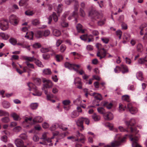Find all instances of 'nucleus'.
Listing matches in <instances>:
<instances>
[{
    "instance_id": "f257e3e1",
    "label": "nucleus",
    "mask_w": 147,
    "mask_h": 147,
    "mask_svg": "<svg viewBox=\"0 0 147 147\" xmlns=\"http://www.w3.org/2000/svg\"><path fill=\"white\" fill-rule=\"evenodd\" d=\"M89 16L91 17L93 20H96L97 19H101L97 22L98 26H102L105 23L106 20L105 18H103V14L102 13H99L95 10H91L89 13Z\"/></svg>"
},
{
    "instance_id": "f03ea898",
    "label": "nucleus",
    "mask_w": 147,
    "mask_h": 147,
    "mask_svg": "<svg viewBox=\"0 0 147 147\" xmlns=\"http://www.w3.org/2000/svg\"><path fill=\"white\" fill-rule=\"evenodd\" d=\"M130 129L131 132L133 133H135V135L134 134H131L129 136V139L132 142V147H142L137 142L139 138V135L137 134V131H136L135 129H133L131 127H130Z\"/></svg>"
},
{
    "instance_id": "7ed1b4c3",
    "label": "nucleus",
    "mask_w": 147,
    "mask_h": 147,
    "mask_svg": "<svg viewBox=\"0 0 147 147\" xmlns=\"http://www.w3.org/2000/svg\"><path fill=\"white\" fill-rule=\"evenodd\" d=\"M125 139L126 137L125 136L121 139V136L117 134L116 135L115 140L111 142L110 145H107L105 146L104 147H117L120 145L122 143L124 142Z\"/></svg>"
},
{
    "instance_id": "20e7f679",
    "label": "nucleus",
    "mask_w": 147,
    "mask_h": 147,
    "mask_svg": "<svg viewBox=\"0 0 147 147\" xmlns=\"http://www.w3.org/2000/svg\"><path fill=\"white\" fill-rule=\"evenodd\" d=\"M74 2V11L72 13V16L71 17H69L68 18V19L69 20H70L72 19V18H75L77 16H78V11L79 6V3L77 0H75Z\"/></svg>"
},
{
    "instance_id": "39448f33",
    "label": "nucleus",
    "mask_w": 147,
    "mask_h": 147,
    "mask_svg": "<svg viewBox=\"0 0 147 147\" xmlns=\"http://www.w3.org/2000/svg\"><path fill=\"white\" fill-rule=\"evenodd\" d=\"M9 19L11 24L14 26L17 25L19 21L18 18L13 15H12L9 16Z\"/></svg>"
},
{
    "instance_id": "423d86ee",
    "label": "nucleus",
    "mask_w": 147,
    "mask_h": 147,
    "mask_svg": "<svg viewBox=\"0 0 147 147\" xmlns=\"http://www.w3.org/2000/svg\"><path fill=\"white\" fill-rule=\"evenodd\" d=\"M0 28L3 30H7L9 28L7 21L6 20L0 21Z\"/></svg>"
},
{
    "instance_id": "0eeeda50",
    "label": "nucleus",
    "mask_w": 147,
    "mask_h": 147,
    "mask_svg": "<svg viewBox=\"0 0 147 147\" xmlns=\"http://www.w3.org/2000/svg\"><path fill=\"white\" fill-rule=\"evenodd\" d=\"M107 54L106 51L104 48L98 50L97 53V56L100 57V59L105 57Z\"/></svg>"
},
{
    "instance_id": "6e6552de",
    "label": "nucleus",
    "mask_w": 147,
    "mask_h": 147,
    "mask_svg": "<svg viewBox=\"0 0 147 147\" xmlns=\"http://www.w3.org/2000/svg\"><path fill=\"white\" fill-rule=\"evenodd\" d=\"M76 136L78 138L80 136H81V138L80 139L78 138L75 139V141H77L78 142H80L82 143H84L86 139L85 136L82 134H81L78 131H77L76 132Z\"/></svg>"
},
{
    "instance_id": "1a4fd4ad",
    "label": "nucleus",
    "mask_w": 147,
    "mask_h": 147,
    "mask_svg": "<svg viewBox=\"0 0 147 147\" xmlns=\"http://www.w3.org/2000/svg\"><path fill=\"white\" fill-rule=\"evenodd\" d=\"M76 124L79 127V129L80 131H82L84 129V127L83 125V117L79 118L77 121H76Z\"/></svg>"
},
{
    "instance_id": "9d476101",
    "label": "nucleus",
    "mask_w": 147,
    "mask_h": 147,
    "mask_svg": "<svg viewBox=\"0 0 147 147\" xmlns=\"http://www.w3.org/2000/svg\"><path fill=\"white\" fill-rule=\"evenodd\" d=\"M120 71H121L122 73L125 74L128 72V67L127 66L124 65H121L120 67L116 66Z\"/></svg>"
},
{
    "instance_id": "9b49d317",
    "label": "nucleus",
    "mask_w": 147,
    "mask_h": 147,
    "mask_svg": "<svg viewBox=\"0 0 147 147\" xmlns=\"http://www.w3.org/2000/svg\"><path fill=\"white\" fill-rule=\"evenodd\" d=\"M43 82L45 83L44 85V89L45 88H51L53 86V83L51 80L44 79L43 80Z\"/></svg>"
},
{
    "instance_id": "f8f14e48",
    "label": "nucleus",
    "mask_w": 147,
    "mask_h": 147,
    "mask_svg": "<svg viewBox=\"0 0 147 147\" xmlns=\"http://www.w3.org/2000/svg\"><path fill=\"white\" fill-rule=\"evenodd\" d=\"M103 117L105 119L107 120H111L113 118V114L110 112H108L104 113Z\"/></svg>"
},
{
    "instance_id": "ddd939ff",
    "label": "nucleus",
    "mask_w": 147,
    "mask_h": 147,
    "mask_svg": "<svg viewBox=\"0 0 147 147\" xmlns=\"http://www.w3.org/2000/svg\"><path fill=\"white\" fill-rule=\"evenodd\" d=\"M127 107L129 109L130 112L132 114H134L136 113L138 111L137 109L135 107H133L132 106L131 103L128 104L127 105Z\"/></svg>"
},
{
    "instance_id": "4468645a",
    "label": "nucleus",
    "mask_w": 147,
    "mask_h": 147,
    "mask_svg": "<svg viewBox=\"0 0 147 147\" xmlns=\"http://www.w3.org/2000/svg\"><path fill=\"white\" fill-rule=\"evenodd\" d=\"M14 143L17 147H22L24 145L23 141L20 139L16 140Z\"/></svg>"
},
{
    "instance_id": "2eb2a0df",
    "label": "nucleus",
    "mask_w": 147,
    "mask_h": 147,
    "mask_svg": "<svg viewBox=\"0 0 147 147\" xmlns=\"http://www.w3.org/2000/svg\"><path fill=\"white\" fill-rule=\"evenodd\" d=\"M16 45L18 46H21L23 48H26L30 50V46L28 45L27 44L25 43L24 41L19 42L17 43Z\"/></svg>"
},
{
    "instance_id": "dca6fc26",
    "label": "nucleus",
    "mask_w": 147,
    "mask_h": 147,
    "mask_svg": "<svg viewBox=\"0 0 147 147\" xmlns=\"http://www.w3.org/2000/svg\"><path fill=\"white\" fill-rule=\"evenodd\" d=\"M136 120L134 118L131 119L129 121H127L125 122L126 125L128 127L129 126L134 125L136 123Z\"/></svg>"
},
{
    "instance_id": "f3484780",
    "label": "nucleus",
    "mask_w": 147,
    "mask_h": 147,
    "mask_svg": "<svg viewBox=\"0 0 147 147\" xmlns=\"http://www.w3.org/2000/svg\"><path fill=\"white\" fill-rule=\"evenodd\" d=\"M89 94L92 96H94L96 100L100 101L102 99L101 95L100 94L94 92L92 94L89 93Z\"/></svg>"
},
{
    "instance_id": "a211bd4d",
    "label": "nucleus",
    "mask_w": 147,
    "mask_h": 147,
    "mask_svg": "<svg viewBox=\"0 0 147 147\" xmlns=\"http://www.w3.org/2000/svg\"><path fill=\"white\" fill-rule=\"evenodd\" d=\"M40 51L42 53H45L48 52H52V53L51 54L52 55H53L55 54V53L53 50L51 49V48H42L40 50Z\"/></svg>"
},
{
    "instance_id": "6ab92c4d",
    "label": "nucleus",
    "mask_w": 147,
    "mask_h": 147,
    "mask_svg": "<svg viewBox=\"0 0 147 147\" xmlns=\"http://www.w3.org/2000/svg\"><path fill=\"white\" fill-rule=\"evenodd\" d=\"M27 85L29 88L30 91L32 90V89L34 90H37L36 87L32 83L29 82L27 83Z\"/></svg>"
},
{
    "instance_id": "aec40b11",
    "label": "nucleus",
    "mask_w": 147,
    "mask_h": 147,
    "mask_svg": "<svg viewBox=\"0 0 147 147\" xmlns=\"http://www.w3.org/2000/svg\"><path fill=\"white\" fill-rule=\"evenodd\" d=\"M136 77L140 80L142 81L144 79L143 74L141 71H139L136 73Z\"/></svg>"
},
{
    "instance_id": "412c9836",
    "label": "nucleus",
    "mask_w": 147,
    "mask_h": 147,
    "mask_svg": "<svg viewBox=\"0 0 147 147\" xmlns=\"http://www.w3.org/2000/svg\"><path fill=\"white\" fill-rule=\"evenodd\" d=\"M23 58L24 59L26 60V61H28L29 62H33L34 60H36L35 58L34 57H29L26 56H24L23 57Z\"/></svg>"
},
{
    "instance_id": "4be33fe9",
    "label": "nucleus",
    "mask_w": 147,
    "mask_h": 147,
    "mask_svg": "<svg viewBox=\"0 0 147 147\" xmlns=\"http://www.w3.org/2000/svg\"><path fill=\"white\" fill-rule=\"evenodd\" d=\"M76 27L77 31L78 32L82 33H84V30L82 29V26L81 24H78L76 26Z\"/></svg>"
},
{
    "instance_id": "5701e85b",
    "label": "nucleus",
    "mask_w": 147,
    "mask_h": 147,
    "mask_svg": "<svg viewBox=\"0 0 147 147\" xmlns=\"http://www.w3.org/2000/svg\"><path fill=\"white\" fill-rule=\"evenodd\" d=\"M43 118L40 116H37L35 117L33 120L34 123L42 122L43 120Z\"/></svg>"
},
{
    "instance_id": "b1692460",
    "label": "nucleus",
    "mask_w": 147,
    "mask_h": 147,
    "mask_svg": "<svg viewBox=\"0 0 147 147\" xmlns=\"http://www.w3.org/2000/svg\"><path fill=\"white\" fill-rule=\"evenodd\" d=\"M103 106L106 107L107 109H110L112 107L113 104L111 103H109L107 101L104 102Z\"/></svg>"
},
{
    "instance_id": "393cba45",
    "label": "nucleus",
    "mask_w": 147,
    "mask_h": 147,
    "mask_svg": "<svg viewBox=\"0 0 147 147\" xmlns=\"http://www.w3.org/2000/svg\"><path fill=\"white\" fill-rule=\"evenodd\" d=\"M43 31L40 30L37 31L35 33V35L37 38H40L43 36Z\"/></svg>"
},
{
    "instance_id": "a878e982",
    "label": "nucleus",
    "mask_w": 147,
    "mask_h": 147,
    "mask_svg": "<svg viewBox=\"0 0 147 147\" xmlns=\"http://www.w3.org/2000/svg\"><path fill=\"white\" fill-rule=\"evenodd\" d=\"M63 59L62 55H56L55 56V59L56 61L58 62H59L62 61Z\"/></svg>"
},
{
    "instance_id": "bb28decb",
    "label": "nucleus",
    "mask_w": 147,
    "mask_h": 147,
    "mask_svg": "<svg viewBox=\"0 0 147 147\" xmlns=\"http://www.w3.org/2000/svg\"><path fill=\"white\" fill-rule=\"evenodd\" d=\"M11 115L14 120L15 121L18 120L20 118L19 116L15 113H12Z\"/></svg>"
},
{
    "instance_id": "cd10ccee",
    "label": "nucleus",
    "mask_w": 147,
    "mask_h": 147,
    "mask_svg": "<svg viewBox=\"0 0 147 147\" xmlns=\"http://www.w3.org/2000/svg\"><path fill=\"white\" fill-rule=\"evenodd\" d=\"M28 1V0H20L19 2V5L20 6L27 5Z\"/></svg>"
},
{
    "instance_id": "c85d7f7f",
    "label": "nucleus",
    "mask_w": 147,
    "mask_h": 147,
    "mask_svg": "<svg viewBox=\"0 0 147 147\" xmlns=\"http://www.w3.org/2000/svg\"><path fill=\"white\" fill-rule=\"evenodd\" d=\"M42 73L43 74L49 75L51 74V72L49 69L47 68L43 69Z\"/></svg>"
},
{
    "instance_id": "c756f323",
    "label": "nucleus",
    "mask_w": 147,
    "mask_h": 147,
    "mask_svg": "<svg viewBox=\"0 0 147 147\" xmlns=\"http://www.w3.org/2000/svg\"><path fill=\"white\" fill-rule=\"evenodd\" d=\"M61 34L60 32L57 29H55L53 30V34L55 36L58 37Z\"/></svg>"
},
{
    "instance_id": "7c9ffc66",
    "label": "nucleus",
    "mask_w": 147,
    "mask_h": 147,
    "mask_svg": "<svg viewBox=\"0 0 147 147\" xmlns=\"http://www.w3.org/2000/svg\"><path fill=\"white\" fill-rule=\"evenodd\" d=\"M3 107L5 108H8L10 107V104L9 102L6 101H4L2 102Z\"/></svg>"
},
{
    "instance_id": "2f4dec72",
    "label": "nucleus",
    "mask_w": 147,
    "mask_h": 147,
    "mask_svg": "<svg viewBox=\"0 0 147 147\" xmlns=\"http://www.w3.org/2000/svg\"><path fill=\"white\" fill-rule=\"evenodd\" d=\"M72 64H70L68 62H66L64 64L65 67L70 70L72 69L73 65Z\"/></svg>"
},
{
    "instance_id": "473e14b6",
    "label": "nucleus",
    "mask_w": 147,
    "mask_h": 147,
    "mask_svg": "<svg viewBox=\"0 0 147 147\" xmlns=\"http://www.w3.org/2000/svg\"><path fill=\"white\" fill-rule=\"evenodd\" d=\"M122 98L123 100L127 102H129L130 100L129 96L127 95L123 96Z\"/></svg>"
},
{
    "instance_id": "72a5a7b5",
    "label": "nucleus",
    "mask_w": 147,
    "mask_h": 147,
    "mask_svg": "<svg viewBox=\"0 0 147 147\" xmlns=\"http://www.w3.org/2000/svg\"><path fill=\"white\" fill-rule=\"evenodd\" d=\"M25 63L26 64L27 66L28 69H34V67L33 64L29 63L28 61H26L25 62Z\"/></svg>"
},
{
    "instance_id": "f704fd0d",
    "label": "nucleus",
    "mask_w": 147,
    "mask_h": 147,
    "mask_svg": "<svg viewBox=\"0 0 147 147\" xmlns=\"http://www.w3.org/2000/svg\"><path fill=\"white\" fill-rule=\"evenodd\" d=\"M81 80V79L79 77H76L74 79V83L75 84H78L81 85L82 84Z\"/></svg>"
},
{
    "instance_id": "c9c22d12",
    "label": "nucleus",
    "mask_w": 147,
    "mask_h": 147,
    "mask_svg": "<svg viewBox=\"0 0 147 147\" xmlns=\"http://www.w3.org/2000/svg\"><path fill=\"white\" fill-rule=\"evenodd\" d=\"M0 36L5 40H7L9 38V36L7 34L3 32L0 33Z\"/></svg>"
},
{
    "instance_id": "e433bc0d",
    "label": "nucleus",
    "mask_w": 147,
    "mask_h": 147,
    "mask_svg": "<svg viewBox=\"0 0 147 147\" xmlns=\"http://www.w3.org/2000/svg\"><path fill=\"white\" fill-rule=\"evenodd\" d=\"M38 106V104L37 103H31L30 105L31 108L33 109L34 110L36 109Z\"/></svg>"
},
{
    "instance_id": "4c0bfd02",
    "label": "nucleus",
    "mask_w": 147,
    "mask_h": 147,
    "mask_svg": "<svg viewBox=\"0 0 147 147\" xmlns=\"http://www.w3.org/2000/svg\"><path fill=\"white\" fill-rule=\"evenodd\" d=\"M92 118L95 121H97L99 120L100 118L99 115H98L96 114H94L92 115Z\"/></svg>"
},
{
    "instance_id": "58836bf2",
    "label": "nucleus",
    "mask_w": 147,
    "mask_h": 147,
    "mask_svg": "<svg viewBox=\"0 0 147 147\" xmlns=\"http://www.w3.org/2000/svg\"><path fill=\"white\" fill-rule=\"evenodd\" d=\"M79 113L76 111H73L71 114V117L72 118H75L78 116Z\"/></svg>"
},
{
    "instance_id": "ea45409f",
    "label": "nucleus",
    "mask_w": 147,
    "mask_h": 147,
    "mask_svg": "<svg viewBox=\"0 0 147 147\" xmlns=\"http://www.w3.org/2000/svg\"><path fill=\"white\" fill-rule=\"evenodd\" d=\"M63 8V5L62 4H60L58 5L57 12V13H59L61 12L62 11Z\"/></svg>"
},
{
    "instance_id": "a19ab883",
    "label": "nucleus",
    "mask_w": 147,
    "mask_h": 147,
    "mask_svg": "<svg viewBox=\"0 0 147 147\" xmlns=\"http://www.w3.org/2000/svg\"><path fill=\"white\" fill-rule=\"evenodd\" d=\"M9 115V113L5 111L2 110H0V116H7Z\"/></svg>"
},
{
    "instance_id": "79ce46f5",
    "label": "nucleus",
    "mask_w": 147,
    "mask_h": 147,
    "mask_svg": "<svg viewBox=\"0 0 147 147\" xmlns=\"http://www.w3.org/2000/svg\"><path fill=\"white\" fill-rule=\"evenodd\" d=\"M35 63L36 65L39 67H44V65L42 64V62L39 60H36Z\"/></svg>"
},
{
    "instance_id": "37998d69",
    "label": "nucleus",
    "mask_w": 147,
    "mask_h": 147,
    "mask_svg": "<svg viewBox=\"0 0 147 147\" xmlns=\"http://www.w3.org/2000/svg\"><path fill=\"white\" fill-rule=\"evenodd\" d=\"M87 39H88V40L87 41L88 42H93L94 40L93 36L91 34H90L88 35Z\"/></svg>"
},
{
    "instance_id": "c03bdc74",
    "label": "nucleus",
    "mask_w": 147,
    "mask_h": 147,
    "mask_svg": "<svg viewBox=\"0 0 147 147\" xmlns=\"http://www.w3.org/2000/svg\"><path fill=\"white\" fill-rule=\"evenodd\" d=\"M10 42L13 45H16L17 43V41L16 39L11 38L9 40Z\"/></svg>"
},
{
    "instance_id": "a18cd8bd",
    "label": "nucleus",
    "mask_w": 147,
    "mask_h": 147,
    "mask_svg": "<svg viewBox=\"0 0 147 147\" xmlns=\"http://www.w3.org/2000/svg\"><path fill=\"white\" fill-rule=\"evenodd\" d=\"M1 120L3 123H7L10 121V119L8 117H5L2 118Z\"/></svg>"
},
{
    "instance_id": "49530a36",
    "label": "nucleus",
    "mask_w": 147,
    "mask_h": 147,
    "mask_svg": "<svg viewBox=\"0 0 147 147\" xmlns=\"http://www.w3.org/2000/svg\"><path fill=\"white\" fill-rule=\"evenodd\" d=\"M101 40L104 43L106 44H108L109 40V38L106 37L101 38Z\"/></svg>"
},
{
    "instance_id": "de8ad7c7",
    "label": "nucleus",
    "mask_w": 147,
    "mask_h": 147,
    "mask_svg": "<svg viewBox=\"0 0 147 147\" xmlns=\"http://www.w3.org/2000/svg\"><path fill=\"white\" fill-rule=\"evenodd\" d=\"M126 107L121 104H119V111L120 112H122L125 110V108Z\"/></svg>"
},
{
    "instance_id": "09e8293b",
    "label": "nucleus",
    "mask_w": 147,
    "mask_h": 147,
    "mask_svg": "<svg viewBox=\"0 0 147 147\" xmlns=\"http://www.w3.org/2000/svg\"><path fill=\"white\" fill-rule=\"evenodd\" d=\"M62 22H61V26L64 27H67L68 24L64 20H63V18H62Z\"/></svg>"
},
{
    "instance_id": "8fccbe9b",
    "label": "nucleus",
    "mask_w": 147,
    "mask_h": 147,
    "mask_svg": "<svg viewBox=\"0 0 147 147\" xmlns=\"http://www.w3.org/2000/svg\"><path fill=\"white\" fill-rule=\"evenodd\" d=\"M74 70L75 71H76L77 73H79L81 75L84 74H85L84 71L82 69H81L80 71H79L78 69L76 68H74Z\"/></svg>"
},
{
    "instance_id": "3c124183",
    "label": "nucleus",
    "mask_w": 147,
    "mask_h": 147,
    "mask_svg": "<svg viewBox=\"0 0 147 147\" xmlns=\"http://www.w3.org/2000/svg\"><path fill=\"white\" fill-rule=\"evenodd\" d=\"M137 48L138 51L139 52H141L143 50V46L140 43L138 44Z\"/></svg>"
},
{
    "instance_id": "603ef678",
    "label": "nucleus",
    "mask_w": 147,
    "mask_h": 147,
    "mask_svg": "<svg viewBox=\"0 0 147 147\" xmlns=\"http://www.w3.org/2000/svg\"><path fill=\"white\" fill-rule=\"evenodd\" d=\"M88 35L87 34H84L81 36L80 38L81 40L84 41H86L87 40Z\"/></svg>"
},
{
    "instance_id": "864d4df0",
    "label": "nucleus",
    "mask_w": 147,
    "mask_h": 147,
    "mask_svg": "<svg viewBox=\"0 0 147 147\" xmlns=\"http://www.w3.org/2000/svg\"><path fill=\"white\" fill-rule=\"evenodd\" d=\"M19 137L24 140H26L28 138V136L26 134H22L20 135Z\"/></svg>"
},
{
    "instance_id": "5fc2aeb1",
    "label": "nucleus",
    "mask_w": 147,
    "mask_h": 147,
    "mask_svg": "<svg viewBox=\"0 0 147 147\" xmlns=\"http://www.w3.org/2000/svg\"><path fill=\"white\" fill-rule=\"evenodd\" d=\"M43 32V36L45 37L48 36L50 33V31L48 30H45Z\"/></svg>"
},
{
    "instance_id": "6e6d98bb",
    "label": "nucleus",
    "mask_w": 147,
    "mask_h": 147,
    "mask_svg": "<svg viewBox=\"0 0 147 147\" xmlns=\"http://www.w3.org/2000/svg\"><path fill=\"white\" fill-rule=\"evenodd\" d=\"M42 57L45 60H47L50 58V55L48 54H44L42 55Z\"/></svg>"
},
{
    "instance_id": "4d7b16f0",
    "label": "nucleus",
    "mask_w": 147,
    "mask_h": 147,
    "mask_svg": "<svg viewBox=\"0 0 147 147\" xmlns=\"http://www.w3.org/2000/svg\"><path fill=\"white\" fill-rule=\"evenodd\" d=\"M66 47L65 45H61L60 47V51L61 53H63L66 49Z\"/></svg>"
},
{
    "instance_id": "13d9d810",
    "label": "nucleus",
    "mask_w": 147,
    "mask_h": 147,
    "mask_svg": "<svg viewBox=\"0 0 147 147\" xmlns=\"http://www.w3.org/2000/svg\"><path fill=\"white\" fill-rule=\"evenodd\" d=\"M116 34L119 37V39H121L122 35V32L120 30H118L116 31Z\"/></svg>"
},
{
    "instance_id": "bf43d9fd",
    "label": "nucleus",
    "mask_w": 147,
    "mask_h": 147,
    "mask_svg": "<svg viewBox=\"0 0 147 147\" xmlns=\"http://www.w3.org/2000/svg\"><path fill=\"white\" fill-rule=\"evenodd\" d=\"M52 17L54 21L55 22H57L58 20V18L55 13L53 12V13L52 14Z\"/></svg>"
},
{
    "instance_id": "052dcab7",
    "label": "nucleus",
    "mask_w": 147,
    "mask_h": 147,
    "mask_svg": "<svg viewBox=\"0 0 147 147\" xmlns=\"http://www.w3.org/2000/svg\"><path fill=\"white\" fill-rule=\"evenodd\" d=\"M32 119V117H30L28 118L26 117L24 121V123H30V122L31 121Z\"/></svg>"
},
{
    "instance_id": "680f3d73",
    "label": "nucleus",
    "mask_w": 147,
    "mask_h": 147,
    "mask_svg": "<svg viewBox=\"0 0 147 147\" xmlns=\"http://www.w3.org/2000/svg\"><path fill=\"white\" fill-rule=\"evenodd\" d=\"M97 111L99 113L104 115L105 110L102 107H99L97 109Z\"/></svg>"
},
{
    "instance_id": "e2e57ef3",
    "label": "nucleus",
    "mask_w": 147,
    "mask_h": 147,
    "mask_svg": "<svg viewBox=\"0 0 147 147\" xmlns=\"http://www.w3.org/2000/svg\"><path fill=\"white\" fill-rule=\"evenodd\" d=\"M80 12L81 16L84 17L85 16L86 14L84 11L81 8L80 9Z\"/></svg>"
},
{
    "instance_id": "0e129e2a",
    "label": "nucleus",
    "mask_w": 147,
    "mask_h": 147,
    "mask_svg": "<svg viewBox=\"0 0 147 147\" xmlns=\"http://www.w3.org/2000/svg\"><path fill=\"white\" fill-rule=\"evenodd\" d=\"M41 45L39 43H36L34 44L33 45V47L36 49L40 47Z\"/></svg>"
},
{
    "instance_id": "69168bd1",
    "label": "nucleus",
    "mask_w": 147,
    "mask_h": 147,
    "mask_svg": "<svg viewBox=\"0 0 147 147\" xmlns=\"http://www.w3.org/2000/svg\"><path fill=\"white\" fill-rule=\"evenodd\" d=\"M130 37V35L128 33H125L124 34V38L126 40H129Z\"/></svg>"
},
{
    "instance_id": "338daca9",
    "label": "nucleus",
    "mask_w": 147,
    "mask_h": 147,
    "mask_svg": "<svg viewBox=\"0 0 147 147\" xmlns=\"http://www.w3.org/2000/svg\"><path fill=\"white\" fill-rule=\"evenodd\" d=\"M86 49L88 51H91L93 50V48L92 46L90 45H88L86 46Z\"/></svg>"
},
{
    "instance_id": "774afa93",
    "label": "nucleus",
    "mask_w": 147,
    "mask_h": 147,
    "mask_svg": "<svg viewBox=\"0 0 147 147\" xmlns=\"http://www.w3.org/2000/svg\"><path fill=\"white\" fill-rule=\"evenodd\" d=\"M71 103V102L70 100H64L63 101L62 103L63 104L65 105H67L70 104Z\"/></svg>"
}]
</instances>
